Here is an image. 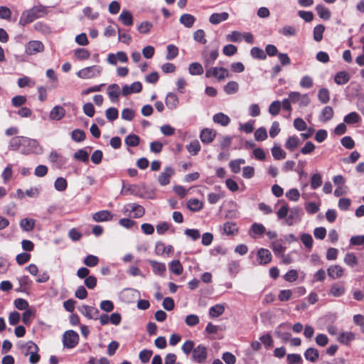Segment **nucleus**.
Instances as JSON below:
<instances>
[{
  "label": "nucleus",
  "instance_id": "21",
  "mask_svg": "<svg viewBox=\"0 0 364 364\" xmlns=\"http://www.w3.org/2000/svg\"><path fill=\"white\" fill-rule=\"evenodd\" d=\"M228 17L229 14L228 12L214 13L210 16L209 21L213 25H217L226 21Z\"/></svg>",
  "mask_w": 364,
  "mask_h": 364
},
{
  "label": "nucleus",
  "instance_id": "59",
  "mask_svg": "<svg viewBox=\"0 0 364 364\" xmlns=\"http://www.w3.org/2000/svg\"><path fill=\"white\" fill-rule=\"evenodd\" d=\"M74 158L82 162L86 163L89 160V154L84 149H79L74 154Z\"/></svg>",
  "mask_w": 364,
  "mask_h": 364
},
{
  "label": "nucleus",
  "instance_id": "49",
  "mask_svg": "<svg viewBox=\"0 0 364 364\" xmlns=\"http://www.w3.org/2000/svg\"><path fill=\"white\" fill-rule=\"evenodd\" d=\"M325 31V26L322 24L316 26L313 31L314 39L316 42H320L323 39V34Z\"/></svg>",
  "mask_w": 364,
  "mask_h": 364
},
{
  "label": "nucleus",
  "instance_id": "29",
  "mask_svg": "<svg viewBox=\"0 0 364 364\" xmlns=\"http://www.w3.org/2000/svg\"><path fill=\"white\" fill-rule=\"evenodd\" d=\"M304 356L308 361L315 363L319 357L318 350L314 348H309L305 350Z\"/></svg>",
  "mask_w": 364,
  "mask_h": 364
},
{
  "label": "nucleus",
  "instance_id": "61",
  "mask_svg": "<svg viewBox=\"0 0 364 364\" xmlns=\"http://www.w3.org/2000/svg\"><path fill=\"white\" fill-rule=\"evenodd\" d=\"M27 98L23 95H16L11 99V104L15 107H19L26 104Z\"/></svg>",
  "mask_w": 364,
  "mask_h": 364
},
{
  "label": "nucleus",
  "instance_id": "53",
  "mask_svg": "<svg viewBox=\"0 0 364 364\" xmlns=\"http://www.w3.org/2000/svg\"><path fill=\"white\" fill-rule=\"evenodd\" d=\"M68 186L67 181L63 177H58L54 182V187L58 191H64Z\"/></svg>",
  "mask_w": 364,
  "mask_h": 364
},
{
  "label": "nucleus",
  "instance_id": "7",
  "mask_svg": "<svg viewBox=\"0 0 364 364\" xmlns=\"http://www.w3.org/2000/svg\"><path fill=\"white\" fill-rule=\"evenodd\" d=\"M207 348L200 344L192 352V360L197 363H204L207 359Z\"/></svg>",
  "mask_w": 364,
  "mask_h": 364
},
{
  "label": "nucleus",
  "instance_id": "42",
  "mask_svg": "<svg viewBox=\"0 0 364 364\" xmlns=\"http://www.w3.org/2000/svg\"><path fill=\"white\" fill-rule=\"evenodd\" d=\"M271 151L272 156L275 160H281L286 158V152L279 146L274 145Z\"/></svg>",
  "mask_w": 364,
  "mask_h": 364
},
{
  "label": "nucleus",
  "instance_id": "48",
  "mask_svg": "<svg viewBox=\"0 0 364 364\" xmlns=\"http://www.w3.org/2000/svg\"><path fill=\"white\" fill-rule=\"evenodd\" d=\"M360 117L355 112H352L346 115L343 118V122L348 124H353L359 122Z\"/></svg>",
  "mask_w": 364,
  "mask_h": 364
},
{
  "label": "nucleus",
  "instance_id": "19",
  "mask_svg": "<svg viewBox=\"0 0 364 364\" xmlns=\"http://www.w3.org/2000/svg\"><path fill=\"white\" fill-rule=\"evenodd\" d=\"M65 115V109L59 105L55 106L50 112L49 117L52 120H60Z\"/></svg>",
  "mask_w": 364,
  "mask_h": 364
},
{
  "label": "nucleus",
  "instance_id": "60",
  "mask_svg": "<svg viewBox=\"0 0 364 364\" xmlns=\"http://www.w3.org/2000/svg\"><path fill=\"white\" fill-rule=\"evenodd\" d=\"M224 196L225 194L223 191L218 193H210L208 195V201L210 204H215Z\"/></svg>",
  "mask_w": 364,
  "mask_h": 364
},
{
  "label": "nucleus",
  "instance_id": "8",
  "mask_svg": "<svg viewBox=\"0 0 364 364\" xmlns=\"http://www.w3.org/2000/svg\"><path fill=\"white\" fill-rule=\"evenodd\" d=\"M44 50V46L40 41H31L26 46L25 52L27 55H33Z\"/></svg>",
  "mask_w": 364,
  "mask_h": 364
},
{
  "label": "nucleus",
  "instance_id": "12",
  "mask_svg": "<svg viewBox=\"0 0 364 364\" xmlns=\"http://www.w3.org/2000/svg\"><path fill=\"white\" fill-rule=\"evenodd\" d=\"M37 18H39V16L36 15L33 11V9L31 8V9L25 11L22 13L19 19V24L23 26L33 22Z\"/></svg>",
  "mask_w": 364,
  "mask_h": 364
},
{
  "label": "nucleus",
  "instance_id": "2",
  "mask_svg": "<svg viewBox=\"0 0 364 364\" xmlns=\"http://www.w3.org/2000/svg\"><path fill=\"white\" fill-rule=\"evenodd\" d=\"M20 151L23 155H39L43 153V149L36 139L23 136V145Z\"/></svg>",
  "mask_w": 364,
  "mask_h": 364
},
{
  "label": "nucleus",
  "instance_id": "24",
  "mask_svg": "<svg viewBox=\"0 0 364 364\" xmlns=\"http://www.w3.org/2000/svg\"><path fill=\"white\" fill-rule=\"evenodd\" d=\"M333 109L331 107L326 106L321 110V112L318 117L319 120L322 122H326L333 118Z\"/></svg>",
  "mask_w": 364,
  "mask_h": 364
},
{
  "label": "nucleus",
  "instance_id": "22",
  "mask_svg": "<svg viewBox=\"0 0 364 364\" xmlns=\"http://www.w3.org/2000/svg\"><path fill=\"white\" fill-rule=\"evenodd\" d=\"M343 271V268L339 265H331L327 269L328 275L333 279L340 278Z\"/></svg>",
  "mask_w": 364,
  "mask_h": 364
},
{
  "label": "nucleus",
  "instance_id": "46",
  "mask_svg": "<svg viewBox=\"0 0 364 364\" xmlns=\"http://www.w3.org/2000/svg\"><path fill=\"white\" fill-rule=\"evenodd\" d=\"M167 53L166 58L168 60H171L176 58L178 55V48L173 44H169L166 47Z\"/></svg>",
  "mask_w": 364,
  "mask_h": 364
},
{
  "label": "nucleus",
  "instance_id": "25",
  "mask_svg": "<svg viewBox=\"0 0 364 364\" xmlns=\"http://www.w3.org/2000/svg\"><path fill=\"white\" fill-rule=\"evenodd\" d=\"M355 338V337L353 333L347 331L341 333L338 337V341L343 345L348 346Z\"/></svg>",
  "mask_w": 364,
  "mask_h": 364
},
{
  "label": "nucleus",
  "instance_id": "54",
  "mask_svg": "<svg viewBox=\"0 0 364 364\" xmlns=\"http://www.w3.org/2000/svg\"><path fill=\"white\" fill-rule=\"evenodd\" d=\"M153 28V24L147 21H142L139 26L137 27V30L140 33L147 34L150 32L151 28Z\"/></svg>",
  "mask_w": 364,
  "mask_h": 364
},
{
  "label": "nucleus",
  "instance_id": "30",
  "mask_svg": "<svg viewBox=\"0 0 364 364\" xmlns=\"http://www.w3.org/2000/svg\"><path fill=\"white\" fill-rule=\"evenodd\" d=\"M23 136H14L11 139L9 144V149L11 151H18L22 149Z\"/></svg>",
  "mask_w": 364,
  "mask_h": 364
},
{
  "label": "nucleus",
  "instance_id": "44",
  "mask_svg": "<svg viewBox=\"0 0 364 364\" xmlns=\"http://www.w3.org/2000/svg\"><path fill=\"white\" fill-rule=\"evenodd\" d=\"M299 143V139L296 136H289L285 142V148L289 151L296 149Z\"/></svg>",
  "mask_w": 364,
  "mask_h": 364
},
{
  "label": "nucleus",
  "instance_id": "5",
  "mask_svg": "<svg viewBox=\"0 0 364 364\" xmlns=\"http://www.w3.org/2000/svg\"><path fill=\"white\" fill-rule=\"evenodd\" d=\"M201 55L204 67L206 70L212 67L216 59L218 58V48H216L210 52H208V50L205 48L202 50Z\"/></svg>",
  "mask_w": 364,
  "mask_h": 364
},
{
  "label": "nucleus",
  "instance_id": "13",
  "mask_svg": "<svg viewBox=\"0 0 364 364\" xmlns=\"http://www.w3.org/2000/svg\"><path fill=\"white\" fill-rule=\"evenodd\" d=\"M142 90V85L140 82L136 81L134 82L130 85H124L122 87V95L123 96H127L132 93H138L140 92Z\"/></svg>",
  "mask_w": 364,
  "mask_h": 364
},
{
  "label": "nucleus",
  "instance_id": "15",
  "mask_svg": "<svg viewBox=\"0 0 364 364\" xmlns=\"http://www.w3.org/2000/svg\"><path fill=\"white\" fill-rule=\"evenodd\" d=\"M216 136V132L212 129L205 128L200 132V138L203 144L211 143Z\"/></svg>",
  "mask_w": 364,
  "mask_h": 364
},
{
  "label": "nucleus",
  "instance_id": "1",
  "mask_svg": "<svg viewBox=\"0 0 364 364\" xmlns=\"http://www.w3.org/2000/svg\"><path fill=\"white\" fill-rule=\"evenodd\" d=\"M278 219H285V224L291 226L301 220L303 210L301 208L295 206L291 209L287 204L282 205L277 212Z\"/></svg>",
  "mask_w": 364,
  "mask_h": 364
},
{
  "label": "nucleus",
  "instance_id": "40",
  "mask_svg": "<svg viewBox=\"0 0 364 364\" xmlns=\"http://www.w3.org/2000/svg\"><path fill=\"white\" fill-rule=\"evenodd\" d=\"M35 226V220L33 219L23 218L20 222L21 228L26 232L31 231Z\"/></svg>",
  "mask_w": 364,
  "mask_h": 364
},
{
  "label": "nucleus",
  "instance_id": "10",
  "mask_svg": "<svg viewBox=\"0 0 364 364\" xmlns=\"http://www.w3.org/2000/svg\"><path fill=\"white\" fill-rule=\"evenodd\" d=\"M80 313L83 314L85 317L90 318V319H98V316L100 314V311L93 306H87V305H83L82 307L79 309Z\"/></svg>",
  "mask_w": 364,
  "mask_h": 364
},
{
  "label": "nucleus",
  "instance_id": "17",
  "mask_svg": "<svg viewBox=\"0 0 364 364\" xmlns=\"http://www.w3.org/2000/svg\"><path fill=\"white\" fill-rule=\"evenodd\" d=\"M120 88L117 84L109 85L107 87V95L112 102L115 103L119 101L120 95Z\"/></svg>",
  "mask_w": 364,
  "mask_h": 364
},
{
  "label": "nucleus",
  "instance_id": "20",
  "mask_svg": "<svg viewBox=\"0 0 364 364\" xmlns=\"http://www.w3.org/2000/svg\"><path fill=\"white\" fill-rule=\"evenodd\" d=\"M112 214L109 210H100L95 213L92 218L96 222H105L112 219Z\"/></svg>",
  "mask_w": 364,
  "mask_h": 364
},
{
  "label": "nucleus",
  "instance_id": "41",
  "mask_svg": "<svg viewBox=\"0 0 364 364\" xmlns=\"http://www.w3.org/2000/svg\"><path fill=\"white\" fill-rule=\"evenodd\" d=\"M270 247L272 249L274 254L277 256L284 255V253L286 250V247L282 245V244L281 243V242L279 240L273 241L271 243Z\"/></svg>",
  "mask_w": 364,
  "mask_h": 364
},
{
  "label": "nucleus",
  "instance_id": "28",
  "mask_svg": "<svg viewBox=\"0 0 364 364\" xmlns=\"http://www.w3.org/2000/svg\"><path fill=\"white\" fill-rule=\"evenodd\" d=\"M119 20L127 26L133 25V16L132 13L128 10H123L119 16Z\"/></svg>",
  "mask_w": 364,
  "mask_h": 364
},
{
  "label": "nucleus",
  "instance_id": "36",
  "mask_svg": "<svg viewBox=\"0 0 364 364\" xmlns=\"http://www.w3.org/2000/svg\"><path fill=\"white\" fill-rule=\"evenodd\" d=\"M203 67L199 63H192L189 65L188 72L191 75H200L203 73Z\"/></svg>",
  "mask_w": 364,
  "mask_h": 364
},
{
  "label": "nucleus",
  "instance_id": "58",
  "mask_svg": "<svg viewBox=\"0 0 364 364\" xmlns=\"http://www.w3.org/2000/svg\"><path fill=\"white\" fill-rule=\"evenodd\" d=\"M344 262L347 265L353 267L358 264V259L354 253L348 252L345 255Z\"/></svg>",
  "mask_w": 364,
  "mask_h": 364
},
{
  "label": "nucleus",
  "instance_id": "6",
  "mask_svg": "<svg viewBox=\"0 0 364 364\" xmlns=\"http://www.w3.org/2000/svg\"><path fill=\"white\" fill-rule=\"evenodd\" d=\"M79 342V336L73 330L66 331L63 335V343L64 348H73Z\"/></svg>",
  "mask_w": 364,
  "mask_h": 364
},
{
  "label": "nucleus",
  "instance_id": "23",
  "mask_svg": "<svg viewBox=\"0 0 364 364\" xmlns=\"http://www.w3.org/2000/svg\"><path fill=\"white\" fill-rule=\"evenodd\" d=\"M346 293V288L345 287L339 283H335L331 285L330 290H329V294L335 296V297H340L343 295H344Z\"/></svg>",
  "mask_w": 364,
  "mask_h": 364
},
{
  "label": "nucleus",
  "instance_id": "37",
  "mask_svg": "<svg viewBox=\"0 0 364 364\" xmlns=\"http://www.w3.org/2000/svg\"><path fill=\"white\" fill-rule=\"evenodd\" d=\"M169 269L176 275L182 274L183 268L178 259H174L169 263Z\"/></svg>",
  "mask_w": 364,
  "mask_h": 364
},
{
  "label": "nucleus",
  "instance_id": "63",
  "mask_svg": "<svg viewBox=\"0 0 364 364\" xmlns=\"http://www.w3.org/2000/svg\"><path fill=\"white\" fill-rule=\"evenodd\" d=\"M267 138V132L264 127H259L255 132V139L258 141H262Z\"/></svg>",
  "mask_w": 364,
  "mask_h": 364
},
{
  "label": "nucleus",
  "instance_id": "47",
  "mask_svg": "<svg viewBox=\"0 0 364 364\" xmlns=\"http://www.w3.org/2000/svg\"><path fill=\"white\" fill-rule=\"evenodd\" d=\"M188 151L193 156H196L200 150V145L198 140H193L186 146Z\"/></svg>",
  "mask_w": 364,
  "mask_h": 364
},
{
  "label": "nucleus",
  "instance_id": "32",
  "mask_svg": "<svg viewBox=\"0 0 364 364\" xmlns=\"http://www.w3.org/2000/svg\"><path fill=\"white\" fill-rule=\"evenodd\" d=\"M187 208L193 212H198L203 208V203L197 198H191L187 202Z\"/></svg>",
  "mask_w": 364,
  "mask_h": 364
},
{
  "label": "nucleus",
  "instance_id": "18",
  "mask_svg": "<svg viewBox=\"0 0 364 364\" xmlns=\"http://www.w3.org/2000/svg\"><path fill=\"white\" fill-rule=\"evenodd\" d=\"M152 271L154 274L159 276H163L166 270V267L164 263L159 262L155 260H149Z\"/></svg>",
  "mask_w": 364,
  "mask_h": 364
},
{
  "label": "nucleus",
  "instance_id": "27",
  "mask_svg": "<svg viewBox=\"0 0 364 364\" xmlns=\"http://www.w3.org/2000/svg\"><path fill=\"white\" fill-rule=\"evenodd\" d=\"M350 80V75L346 71H339L334 77V82L338 85L346 84Z\"/></svg>",
  "mask_w": 364,
  "mask_h": 364
},
{
  "label": "nucleus",
  "instance_id": "38",
  "mask_svg": "<svg viewBox=\"0 0 364 364\" xmlns=\"http://www.w3.org/2000/svg\"><path fill=\"white\" fill-rule=\"evenodd\" d=\"M223 230L227 235H233L237 232V225L234 222L228 221L223 224Z\"/></svg>",
  "mask_w": 364,
  "mask_h": 364
},
{
  "label": "nucleus",
  "instance_id": "26",
  "mask_svg": "<svg viewBox=\"0 0 364 364\" xmlns=\"http://www.w3.org/2000/svg\"><path fill=\"white\" fill-rule=\"evenodd\" d=\"M213 120L215 123L220 124L223 127L228 126L230 122V117L222 112L214 114Z\"/></svg>",
  "mask_w": 364,
  "mask_h": 364
},
{
  "label": "nucleus",
  "instance_id": "33",
  "mask_svg": "<svg viewBox=\"0 0 364 364\" xmlns=\"http://www.w3.org/2000/svg\"><path fill=\"white\" fill-rule=\"evenodd\" d=\"M130 207L131 211L133 213V217L139 218L145 213V210L143 206L136 203H130L128 205Z\"/></svg>",
  "mask_w": 364,
  "mask_h": 364
},
{
  "label": "nucleus",
  "instance_id": "3",
  "mask_svg": "<svg viewBox=\"0 0 364 364\" xmlns=\"http://www.w3.org/2000/svg\"><path fill=\"white\" fill-rule=\"evenodd\" d=\"M102 68L99 65H92L86 67L80 70L77 73V76L82 79H91L99 76Z\"/></svg>",
  "mask_w": 364,
  "mask_h": 364
},
{
  "label": "nucleus",
  "instance_id": "9",
  "mask_svg": "<svg viewBox=\"0 0 364 364\" xmlns=\"http://www.w3.org/2000/svg\"><path fill=\"white\" fill-rule=\"evenodd\" d=\"M174 169L171 166H166L159 174L158 181L162 186H166L170 183V178L174 174Z\"/></svg>",
  "mask_w": 364,
  "mask_h": 364
},
{
  "label": "nucleus",
  "instance_id": "4",
  "mask_svg": "<svg viewBox=\"0 0 364 364\" xmlns=\"http://www.w3.org/2000/svg\"><path fill=\"white\" fill-rule=\"evenodd\" d=\"M228 70L223 67H210L205 70L207 78L215 77L218 81H222L228 77Z\"/></svg>",
  "mask_w": 364,
  "mask_h": 364
},
{
  "label": "nucleus",
  "instance_id": "31",
  "mask_svg": "<svg viewBox=\"0 0 364 364\" xmlns=\"http://www.w3.org/2000/svg\"><path fill=\"white\" fill-rule=\"evenodd\" d=\"M196 21V18L189 14H184L181 16L179 21L186 28H191Z\"/></svg>",
  "mask_w": 364,
  "mask_h": 364
},
{
  "label": "nucleus",
  "instance_id": "52",
  "mask_svg": "<svg viewBox=\"0 0 364 364\" xmlns=\"http://www.w3.org/2000/svg\"><path fill=\"white\" fill-rule=\"evenodd\" d=\"M318 100L323 103L326 104L330 100V94L327 88H321L318 90Z\"/></svg>",
  "mask_w": 364,
  "mask_h": 364
},
{
  "label": "nucleus",
  "instance_id": "14",
  "mask_svg": "<svg viewBox=\"0 0 364 364\" xmlns=\"http://www.w3.org/2000/svg\"><path fill=\"white\" fill-rule=\"evenodd\" d=\"M257 255L259 264L261 265L267 264L272 260V254L267 249L260 248L257 250Z\"/></svg>",
  "mask_w": 364,
  "mask_h": 364
},
{
  "label": "nucleus",
  "instance_id": "55",
  "mask_svg": "<svg viewBox=\"0 0 364 364\" xmlns=\"http://www.w3.org/2000/svg\"><path fill=\"white\" fill-rule=\"evenodd\" d=\"M226 40L233 43L240 42L242 40V33L240 31H232L226 36Z\"/></svg>",
  "mask_w": 364,
  "mask_h": 364
},
{
  "label": "nucleus",
  "instance_id": "64",
  "mask_svg": "<svg viewBox=\"0 0 364 364\" xmlns=\"http://www.w3.org/2000/svg\"><path fill=\"white\" fill-rule=\"evenodd\" d=\"M287 361L288 364H301L302 358L297 353L288 354L287 356Z\"/></svg>",
  "mask_w": 364,
  "mask_h": 364
},
{
  "label": "nucleus",
  "instance_id": "43",
  "mask_svg": "<svg viewBox=\"0 0 364 364\" xmlns=\"http://www.w3.org/2000/svg\"><path fill=\"white\" fill-rule=\"evenodd\" d=\"M250 55L253 58L259 60H265L267 58V54L264 51L259 47H253L250 50Z\"/></svg>",
  "mask_w": 364,
  "mask_h": 364
},
{
  "label": "nucleus",
  "instance_id": "35",
  "mask_svg": "<svg viewBox=\"0 0 364 364\" xmlns=\"http://www.w3.org/2000/svg\"><path fill=\"white\" fill-rule=\"evenodd\" d=\"M318 16L323 20H328L331 18V11L322 4H318L315 8Z\"/></svg>",
  "mask_w": 364,
  "mask_h": 364
},
{
  "label": "nucleus",
  "instance_id": "57",
  "mask_svg": "<svg viewBox=\"0 0 364 364\" xmlns=\"http://www.w3.org/2000/svg\"><path fill=\"white\" fill-rule=\"evenodd\" d=\"M18 284L21 287V289H26L28 291L30 289L32 285V281L26 275L17 278Z\"/></svg>",
  "mask_w": 364,
  "mask_h": 364
},
{
  "label": "nucleus",
  "instance_id": "45",
  "mask_svg": "<svg viewBox=\"0 0 364 364\" xmlns=\"http://www.w3.org/2000/svg\"><path fill=\"white\" fill-rule=\"evenodd\" d=\"M224 91L228 95H232L237 92L239 85L235 81H230L224 86Z\"/></svg>",
  "mask_w": 364,
  "mask_h": 364
},
{
  "label": "nucleus",
  "instance_id": "51",
  "mask_svg": "<svg viewBox=\"0 0 364 364\" xmlns=\"http://www.w3.org/2000/svg\"><path fill=\"white\" fill-rule=\"evenodd\" d=\"M37 347L38 346L31 341H28L27 343L22 344L21 346V348L25 356L28 355L31 353V352L36 350Z\"/></svg>",
  "mask_w": 364,
  "mask_h": 364
},
{
  "label": "nucleus",
  "instance_id": "34",
  "mask_svg": "<svg viewBox=\"0 0 364 364\" xmlns=\"http://www.w3.org/2000/svg\"><path fill=\"white\" fill-rule=\"evenodd\" d=\"M225 311V306L218 304L209 309V315L210 317L216 318L221 316Z\"/></svg>",
  "mask_w": 364,
  "mask_h": 364
},
{
  "label": "nucleus",
  "instance_id": "50",
  "mask_svg": "<svg viewBox=\"0 0 364 364\" xmlns=\"http://www.w3.org/2000/svg\"><path fill=\"white\" fill-rule=\"evenodd\" d=\"M125 144L128 146L135 147L137 146L140 142V138L136 134H129L124 139Z\"/></svg>",
  "mask_w": 364,
  "mask_h": 364
},
{
  "label": "nucleus",
  "instance_id": "16",
  "mask_svg": "<svg viewBox=\"0 0 364 364\" xmlns=\"http://www.w3.org/2000/svg\"><path fill=\"white\" fill-rule=\"evenodd\" d=\"M165 103L168 109H176L179 105V99L173 92H168L165 99Z\"/></svg>",
  "mask_w": 364,
  "mask_h": 364
},
{
  "label": "nucleus",
  "instance_id": "11",
  "mask_svg": "<svg viewBox=\"0 0 364 364\" xmlns=\"http://www.w3.org/2000/svg\"><path fill=\"white\" fill-rule=\"evenodd\" d=\"M266 232V228L262 223H254L252 224L250 230H249V235L253 238L256 239Z\"/></svg>",
  "mask_w": 364,
  "mask_h": 364
},
{
  "label": "nucleus",
  "instance_id": "56",
  "mask_svg": "<svg viewBox=\"0 0 364 364\" xmlns=\"http://www.w3.org/2000/svg\"><path fill=\"white\" fill-rule=\"evenodd\" d=\"M71 137L73 141L76 142H81L85 139V133L81 129H76L72 132Z\"/></svg>",
  "mask_w": 364,
  "mask_h": 364
},
{
  "label": "nucleus",
  "instance_id": "39",
  "mask_svg": "<svg viewBox=\"0 0 364 364\" xmlns=\"http://www.w3.org/2000/svg\"><path fill=\"white\" fill-rule=\"evenodd\" d=\"M301 242L308 251H311L313 247L314 240L309 233H302L300 237Z\"/></svg>",
  "mask_w": 364,
  "mask_h": 364
},
{
  "label": "nucleus",
  "instance_id": "62",
  "mask_svg": "<svg viewBox=\"0 0 364 364\" xmlns=\"http://www.w3.org/2000/svg\"><path fill=\"white\" fill-rule=\"evenodd\" d=\"M99 262V258L93 255H89L84 259V264L90 267H95Z\"/></svg>",
  "mask_w": 364,
  "mask_h": 364
}]
</instances>
